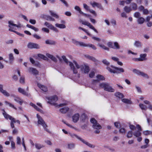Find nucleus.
Masks as SVG:
<instances>
[{
  "label": "nucleus",
  "instance_id": "obj_52",
  "mask_svg": "<svg viewBox=\"0 0 152 152\" xmlns=\"http://www.w3.org/2000/svg\"><path fill=\"white\" fill-rule=\"evenodd\" d=\"M75 9L76 10L78 11L80 14H82V13H83V12L81 11L80 7L79 6H75Z\"/></svg>",
  "mask_w": 152,
  "mask_h": 152
},
{
  "label": "nucleus",
  "instance_id": "obj_3",
  "mask_svg": "<svg viewBox=\"0 0 152 152\" xmlns=\"http://www.w3.org/2000/svg\"><path fill=\"white\" fill-rule=\"evenodd\" d=\"M77 69L80 68L81 71L85 74H87L89 72L90 69L88 66L85 65L80 66L75 61H73Z\"/></svg>",
  "mask_w": 152,
  "mask_h": 152
},
{
  "label": "nucleus",
  "instance_id": "obj_24",
  "mask_svg": "<svg viewBox=\"0 0 152 152\" xmlns=\"http://www.w3.org/2000/svg\"><path fill=\"white\" fill-rule=\"evenodd\" d=\"M83 47H90L94 50L96 49V46L92 44H86L84 43Z\"/></svg>",
  "mask_w": 152,
  "mask_h": 152
},
{
  "label": "nucleus",
  "instance_id": "obj_64",
  "mask_svg": "<svg viewBox=\"0 0 152 152\" xmlns=\"http://www.w3.org/2000/svg\"><path fill=\"white\" fill-rule=\"evenodd\" d=\"M144 15H148L149 14V12L147 9H144L142 11Z\"/></svg>",
  "mask_w": 152,
  "mask_h": 152
},
{
  "label": "nucleus",
  "instance_id": "obj_12",
  "mask_svg": "<svg viewBox=\"0 0 152 152\" xmlns=\"http://www.w3.org/2000/svg\"><path fill=\"white\" fill-rule=\"evenodd\" d=\"M37 115L38 119V124L42 125L44 128L46 127L47 126L44 120L40 116L38 115V114Z\"/></svg>",
  "mask_w": 152,
  "mask_h": 152
},
{
  "label": "nucleus",
  "instance_id": "obj_10",
  "mask_svg": "<svg viewBox=\"0 0 152 152\" xmlns=\"http://www.w3.org/2000/svg\"><path fill=\"white\" fill-rule=\"evenodd\" d=\"M133 72L138 75H140L142 76L145 77L147 78H149V76L148 75L144 72L140 71L139 70H137L136 69H134L132 70Z\"/></svg>",
  "mask_w": 152,
  "mask_h": 152
},
{
  "label": "nucleus",
  "instance_id": "obj_61",
  "mask_svg": "<svg viewBox=\"0 0 152 152\" xmlns=\"http://www.w3.org/2000/svg\"><path fill=\"white\" fill-rule=\"evenodd\" d=\"M21 142V139L19 137H17V143L18 145H20Z\"/></svg>",
  "mask_w": 152,
  "mask_h": 152
},
{
  "label": "nucleus",
  "instance_id": "obj_20",
  "mask_svg": "<svg viewBox=\"0 0 152 152\" xmlns=\"http://www.w3.org/2000/svg\"><path fill=\"white\" fill-rule=\"evenodd\" d=\"M79 115L78 113L74 114L72 117L73 121L74 123H76L79 119Z\"/></svg>",
  "mask_w": 152,
  "mask_h": 152
},
{
  "label": "nucleus",
  "instance_id": "obj_60",
  "mask_svg": "<svg viewBox=\"0 0 152 152\" xmlns=\"http://www.w3.org/2000/svg\"><path fill=\"white\" fill-rule=\"evenodd\" d=\"M119 132L121 133H125L126 132L125 129L123 128L120 129L119 130Z\"/></svg>",
  "mask_w": 152,
  "mask_h": 152
},
{
  "label": "nucleus",
  "instance_id": "obj_45",
  "mask_svg": "<svg viewBox=\"0 0 152 152\" xmlns=\"http://www.w3.org/2000/svg\"><path fill=\"white\" fill-rule=\"evenodd\" d=\"M14 56L12 54L10 53L9 55V59L10 61V63L11 64L14 60Z\"/></svg>",
  "mask_w": 152,
  "mask_h": 152
},
{
  "label": "nucleus",
  "instance_id": "obj_4",
  "mask_svg": "<svg viewBox=\"0 0 152 152\" xmlns=\"http://www.w3.org/2000/svg\"><path fill=\"white\" fill-rule=\"evenodd\" d=\"M136 127L138 130L134 132L133 134L134 136L137 137V141L140 142L142 140V138L140 137L141 135L140 132L142 131V129L140 126L139 124L136 125Z\"/></svg>",
  "mask_w": 152,
  "mask_h": 152
},
{
  "label": "nucleus",
  "instance_id": "obj_62",
  "mask_svg": "<svg viewBox=\"0 0 152 152\" xmlns=\"http://www.w3.org/2000/svg\"><path fill=\"white\" fill-rule=\"evenodd\" d=\"M95 73L94 71H92L90 73L89 75V77H90L92 78L95 75Z\"/></svg>",
  "mask_w": 152,
  "mask_h": 152
},
{
  "label": "nucleus",
  "instance_id": "obj_5",
  "mask_svg": "<svg viewBox=\"0 0 152 152\" xmlns=\"http://www.w3.org/2000/svg\"><path fill=\"white\" fill-rule=\"evenodd\" d=\"M111 66L112 67L114 68V69L113 70L109 67H107V69L111 72L118 74L124 72V70L123 68H118L113 66Z\"/></svg>",
  "mask_w": 152,
  "mask_h": 152
},
{
  "label": "nucleus",
  "instance_id": "obj_53",
  "mask_svg": "<svg viewBox=\"0 0 152 152\" xmlns=\"http://www.w3.org/2000/svg\"><path fill=\"white\" fill-rule=\"evenodd\" d=\"M139 106L140 108L143 110H145L147 109L146 106L142 104H140Z\"/></svg>",
  "mask_w": 152,
  "mask_h": 152
},
{
  "label": "nucleus",
  "instance_id": "obj_31",
  "mask_svg": "<svg viewBox=\"0 0 152 152\" xmlns=\"http://www.w3.org/2000/svg\"><path fill=\"white\" fill-rule=\"evenodd\" d=\"M14 100L21 105L22 104L23 102V101L19 97H15L14 99Z\"/></svg>",
  "mask_w": 152,
  "mask_h": 152
},
{
  "label": "nucleus",
  "instance_id": "obj_42",
  "mask_svg": "<svg viewBox=\"0 0 152 152\" xmlns=\"http://www.w3.org/2000/svg\"><path fill=\"white\" fill-rule=\"evenodd\" d=\"M114 48H113V49H119L120 48V46L117 42H114Z\"/></svg>",
  "mask_w": 152,
  "mask_h": 152
},
{
  "label": "nucleus",
  "instance_id": "obj_23",
  "mask_svg": "<svg viewBox=\"0 0 152 152\" xmlns=\"http://www.w3.org/2000/svg\"><path fill=\"white\" fill-rule=\"evenodd\" d=\"M85 57L86 58L90 60H91L94 62L97 61L98 60H97L95 57L91 56L88 55H84Z\"/></svg>",
  "mask_w": 152,
  "mask_h": 152
},
{
  "label": "nucleus",
  "instance_id": "obj_6",
  "mask_svg": "<svg viewBox=\"0 0 152 152\" xmlns=\"http://www.w3.org/2000/svg\"><path fill=\"white\" fill-rule=\"evenodd\" d=\"M61 58L66 64H67L68 63H69V66H70L72 70L73 71L74 73L77 74V69L76 68H75V66L74 65V64L72 63L71 62L69 61L64 56H62Z\"/></svg>",
  "mask_w": 152,
  "mask_h": 152
},
{
  "label": "nucleus",
  "instance_id": "obj_11",
  "mask_svg": "<svg viewBox=\"0 0 152 152\" xmlns=\"http://www.w3.org/2000/svg\"><path fill=\"white\" fill-rule=\"evenodd\" d=\"M27 47L30 49L35 48L39 49L40 48V46L38 44L34 43L29 42L28 43Z\"/></svg>",
  "mask_w": 152,
  "mask_h": 152
},
{
  "label": "nucleus",
  "instance_id": "obj_19",
  "mask_svg": "<svg viewBox=\"0 0 152 152\" xmlns=\"http://www.w3.org/2000/svg\"><path fill=\"white\" fill-rule=\"evenodd\" d=\"M46 55L47 57L51 59L53 61L55 62H57L58 61L57 59L54 56L48 53H47Z\"/></svg>",
  "mask_w": 152,
  "mask_h": 152
},
{
  "label": "nucleus",
  "instance_id": "obj_26",
  "mask_svg": "<svg viewBox=\"0 0 152 152\" xmlns=\"http://www.w3.org/2000/svg\"><path fill=\"white\" fill-rule=\"evenodd\" d=\"M37 86L39 88H41L44 91L46 92L48 91V89L46 87L42 85L39 83H38Z\"/></svg>",
  "mask_w": 152,
  "mask_h": 152
},
{
  "label": "nucleus",
  "instance_id": "obj_38",
  "mask_svg": "<svg viewBox=\"0 0 152 152\" xmlns=\"http://www.w3.org/2000/svg\"><path fill=\"white\" fill-rule=\"evenodd\" d=\"M137 21L139 24H142L145 21V19L142 17H140L137 19Z\"/></svg>",
  "mask_w": 152,
  "mask_h": 152
},
{
  "label": "nucleus",
  "instance_id": "obj_54",
  "mask_svg": "<svg viewBox=\"0 0 152 152\" xmlns=\"http://www.w3.org/2000/svg\"><path fill=\"white\" fill-rule=\"evenodd\" d=\"M129 127L130 128V129L132 131H134V130H135V129H136V128H137V127H135L134 126V125H131V124H130L129 125Z\"/></svg>",
  "mask_w": 152,
  "mask_h": 152
},
{
  "label": "nucleus",
  "instance_id": "obj_18",
  "mask_svg": "<svg viewBox=\"0 0 152 152\" xmlns=\"http://www.w3.org/2000/svg\"><path fill=\"white\" fill-rule=\"evenodd\" d=\"M90 4L92 5L93 7H97L102 9V6L100 4L94 2L92 3L91 1L90 2Z\"/></svg>",
  "mask_w": 152,
  "mask_h": 152
},
{
  "label": "nucleus",
  "instance_id": "obj_36",
  "mask_svg": "<svg viewBox=\"0 0 152 152\" xmlns=\"http://www.w3.org/2000/svg\"><path fill=\"white\" fill-rule=\"evenodd\" d=\"M38 56L39 57L44 60H48V58L47 57L45 56L44 55L41 54H38Z\"/></svg>",
  "mask_w": 152,
  "mask_h": 152
},
{
  "label": "nucleus",
  "instance_id": "obj_44",
  "mask_svg": "<svg viewBox=\"0 0 152 152\" xmlns=\"http://www.w3.org/2000/svg\"><path fill=\"white\" fill-rule=\"evenodd\" d=\"M35 146L36 148L38 150L40 149L41 148L44 147L43 145L38 143H36L35 144Z\"/></svg>",
  "mask_w": 152,
  "mask_h": 152
},
{
  "label": "nucleus",
  "instance_id": "obj_43",
  "mask_svg": "<svg viewBox=\"0 0 152 152\" xmlns=\"http://www.w3.org/2000/svg\"><path fill=\"white\" fill-rule=\"evenodd\" d=\"M5 103L6 105H9L10 107H12L16 110L17 109V108L16 107H14V106L13 104H12L9 102H7V101H5Z\"/></svg>",
  "mask_w": 152,
  "mask_h": 152
},
{
  "label": "nucleus",
  "instance_id": "obj_33",
  "mask_svg": "<svg viewBox=\"0 0 152 152\" xmlns=\"http://www.w3.org/2000/svg\"><path fill=\"white\" fill-rule=\"evenodd\" d=\"M55 26L56 27L64 29L66 27L65 25L64 24L56 23Z\"/></svg>",
  "mask_w": 152,
  "mask_h": 152
},
{
  "label": "nucleus",
  "instance_id": "obj_9",
  "mask_svg": "<svg viewBox=\"0 0 152 152\" xmlns=\"http://www.w3.org/2000/svg\"><path fill=\"white\" fill-rule=\"evenodd\" d=\"M48 99L49 100L48 102L53 104V105L57 106L58 104L55 103L58 99V97L56 95H54L53 96L50 97L48 98Z\"/></svg>",
  "mask_w": 152,
  "mask_h": 152
},
{
  "label": "nucleus",
  "instance_id": "obj_8",
  "mask_svg": "<svg viewBox=\"0 0 152 152\" xmlns=\"http://www.w3.org/2000/svg\"><path fill=\"white\" fill-rule=\"evenodd\" d=\"M1 110L3 111L2 114L4 116V118L7 120L9 118L10 120H11V122H12L13 123H15L16 122L15 118L12 117V116L7 114L5 112L4 109H1Z\"/></svg>",
  "mask_w": 152,
  "mask_h": 152
},
{
  "label": "nucleus",
  "instance_id": "obj_17",
  "mask_svg": "<svg viewBox=\"0 0 152 152\" xmlns=\"http://www.w3.org/2000/svg\"><path fill=\"white\" fill-rule=\"evenodd\" d=\"M3 86L2 85L0 84V92L4 96H10V94L6 90L3 89Z\"/></svg>",
  "mask_w": 152,
  "mask_h": 152
},
{
  "label": "nucleus",
  "instance_id": "obj_37",
  "mask_svg": "<svg viewBox=\"0 0 152 152\" xmlns=\"http://www.w3.org/2000/svg\"><path fill=\"white\" fill-rule=\"evenodd\" d=\"M8 23L9 24L8 27L10 28H12V26H16V24L13 23V21L12 20L9 21Z\"/></svg>",
  "mask_w": 152,
  "mask_h": 152
},
{
  "label": "nucleus",
  "instance_id": "obj_30",
  "mask_svg": "<svg viewBox=\"0 0 152 152\" xmlns=\"http://www.w3.org/2000/svg\"><path fill=\"white\" fill-rule=\"evenodd\" d=\"M69 108L68 107H65L62 108L60 109V111L62 113H65L69 110Z\"/></svg>",
  "mask_w": 152,
  "mask_h": 152
},
{
  "label": "nucleus",
  "instance_id": "obj_2",
  "mask_svg": "<svg viewBox=\"0 0 152 152\" xmlns=\"http://www.w3.org/2000/svg\"><path fill=\"white\" fill-rule=\"evenodd\" d=\"M100 88H103L104 91L109 92H113L115 90L113 88L110 84L107 83H103L99 84Z\"/></svg>",
  "mask_w": 152,
  "mask_h": 152
},
{
  "label": "nucleus",
  "instance_id": "obj_34",
  "mask_svg": "<svg viewBox=\"0 0 152 152\" xmlns=\"http://www.w3.org/2000/svg\"><path fill=\"white\" fill-rule=\"evenodd\" d=\"M115 95L119 98H122L124 97V95L122 94L119 92L115 93Z\"/></svg>",
  "mask_w": 152,
  "mask_h": 152
},
{
  "label": "nucleus",
  "instance_id": "obj_59",
  "mask_svg": "<svg viewBox=\"0 0 152 152\" xmlns=\"http://www.w3.org/2000/svg\"><path fill=\"white\" fill-rule=\"evenodd\" d=\"M86 118V116L85 114H83L81 116L80 119L83 121H84Z\"/></svg>",
  "mask_w": 152,
  "mask_h": 152
},
{
  "label": "nucleus",
  "instance_id": "obj_27",
  "mask_svg": "<svg viewBox=\"0 0 152 152\" xmlns=\"http://www.w3.org/2000/svg\"><path fill=\"white\" fill-rule=\"evenodd\" d=\"M43 18L44 19H46L47 20H50V21H55V19L53 18H52L51 16L47 15H44L43 16Z\"/></svg>",
  "mask_w": 152,
  "mask_h": 152
},
{
  "label": "nucleus",
  "instance_id": "obj_29",
  "mask_svg": "<svg viewBox=\"0 0 152 152\" xmlns=\"http://www.w3.org/2000/svg\"><path fill=\"white\" fill-rule=\"evenodd\" d=\"M45 43L47 44L50 45H55L56 44L55 41L50 39L46 40L45 41Z\"/></svg>",
  "mask_w": 152,
  "mask_h": 152
},
{
  "label": "nucleus",
  "instance_id": "obj_58",
  "mask_svg": "<svg viewBox=\"0 0 152 152\" xmlns=\"http://www.w3.org/2000/svg\"><path fill=\"white\" fill-rule=\"evenodd\" d=\"M107 45L110 48H114V47L113 45V43L112 42H109L107 43Z\"/></svg>",
  "mask_w": 152,
  "mask_h": 152
},
{
  "label": "nucleus",
  "instance_id": "obj_32",
  "mask_svg": "<svg viewBox=\"0 0 152 152\" xmlns=\"http://www.w3.org/2000/svg\"><path fill=\"white\" fill-rule=\"evenodd\" d=\"M18 91L20 93L22 94L25 95H27L28 93L24 91V90L22 88H18Z\"/></svg>",
  "mask_w": 152,
  "mask_h": 152
},
{
  "label": "nucleus",
  "instance_id": "obj_48",
  "mask_svg": "<svg viewBox=\"0 0 152 152\" xmlns=\"http://www.w3.org/2000/svg\"><path fill=\"white\" fill-rule=\"evenodd\" d=\"M134 16L138 19L140 17L141 14L139 12H136L134 14Z\"/></svg>",
  "mask_w": 152,
  "mask_h": 152
},
{
  "label": "nucleus",
  "instance_id": "obj_51",
  "mask_svg": "<svg viewBox=\"0 0 152 152\" xmlns=\"http://www.w3.org/2000/svg\"><path fill=\"white\" fill-rule=\"evenodd\" d=\"M70 135L72 137L74 138L75 137L78 139L79 140H80L81 138L80 137L78 136L77 135L74 134H70Z\"/></svg>",
  "mask_w": 152,
  "mask_h": 152
},
{
  "label": "nucleus",
  "instance_id": "obj_28",
  "mask_svg": "<svg viewBox=\"0 0 152 152\" xmlns=\"http://www.w3.org/2000/svg\"><path fill=\"white\" fill-rule=\"evenodd\" d=\"M124 10L126 13H129L132 11L130 6H125Z\"/></svg>",
  "mask_w": 152,
  "mask_h": 152
},
{
  "label": "nucleus",
  "instance_id": "obj_46",
  "mask_svg": "<svg viewBox=\"0 0 152 152\" xmlns=\"http://www.w3.org/2000/svg\"><path fill=\"white\" fill-rule=\"evenodd\" d=\"M134 45L136 47L138 48L141 46V43L139 41H136L134 43Z\"/></svg>",
  "mask_w": 152,
  "mask_h": 152
},
{
  "label": "nucleus",
  "instance_id": "obj_1",
  "mask_svg": "<svg viewBox=\"0 0 152 152\" xmlns=\"http://www.w3.org/2000/svg\"><path fill=\"white\" fill-rule=\"evenodd\" d=\"M90 122L93 124L92 127L94 129H96L94 131L95 134H98L100 132L99 129H102L101 126L97 122V121L94 118H91Z\"/></svg>",
  "mask_w": 152,
  "mask_h": 152
},
{
  "label": "nucleus",
  "instance_id": "obj_39",
  "mask_svg": "<svg viewBox=\"0 0 152 152\" xmlns=\"http://www.w3.org/2000/svg\"><path fill=\"white\" fill-rule=\"evenodd\" d=\"M98 45L99 46V47L102 48L104 50H107V51H109V49L108 48H107V47H106V46H105L104 45L102 44H101L100 43H99Z\"/></svg>",
  "mask_w": 152,
  "mask_h": 152
},
{
  "label": "nucleus",
  "instance_id": "obj_22",
  "mask_svg": "<svg viewBox=\"0 0 152 152\" xmlns=\"http://www.w3.org/2000/svg\"><path fill=\"white\" fill-rule=\"evenodd\" d=\"M130 6L132 11H135L138 8V6L137 4L134 2L131 3Z\"/></svg>",
  "mask_w": 152,
  "mask_h": 152
},
{
  "label": "nucleus",
  "instance_id": "obj_16",
  "mask_svg": "<svg viewBox=\"0 0 152 152\" xmlns=\"http://www.w3.org/2000/svg\"><path fill=\"white\" fill-rule=\"evenodd\" d=\"M28 72L31 73L34 75H38V71L34 68L29 67L28 68Z\"/></svg>",
  "mask_w": 152,
  "mask_h": 152
},
{
  "label": "nucleus",
  "instance_id": "obj_50",
  "mask_svg": "<svg viewBox=\"0 0 152 152\" xmlns=\"http://www.w3.org/2000/svg\"><path fill=\"white\" fill-rule=\"evenodd\" d=\"M70 135L72 137L74 138L75 137L78 139L79 140H80L81 138L80 137L78 136L77 135L74 134H70Z\"/></svg>",
  "mask_w": 152,
  "mask_h": 152
},
{
  "label": "nucleus",
  "instance_id": "obj_47",
  "mask_svg": "<svg viewBox=\"0 0 152 152\" xmlns=\"http://www.w3.org/2000/svg\"><path fill=\"white\" fill-rule=\"evenodd\" d=\"M50 12L51 15L53 16L56 18H59L58 16L55 13L51 11H50Z\"/></svg>",
  "mask_w": 152,
  "mask_h": 152
},
{
  "label": "nucleus",
  "instance_id": "obj_57",
  "mask_svg": "<svg viewBox=\"0 0 152 152\" xmlns=\"http://www.w3.org/2000/svg\"><path fill=\"white\" fill-rule=\"evenodd\" d=\"M102 62L104 64L107 66H108L110 64V63L106 59L103 60Z\"/></svg>",
  "mask_w": 152,
  "mask_h": 152
},
{
  "label": "nucleus",
  "instance_id": "obj_14",
  "mask_svg": "<svg viewBox=\"0 0 152 152\" xmlns=\"http://www.w3.org/2000/svg\"><path fill=\"white\" fill-rule=\"evenodd\" d=\"M79 140L83 144H85L86 145L88 146V147L91 148H94L95 147V145L89 143V142H87L85 140L81 138H80Z\"/></svg>",
  "mask_w": 152,
  "mask_h": 152
},
{
  "label": "nucleus",
  "instance_id": "obj_49",
  "mask_svg": "<svg viewBox=\"0 0 152 152\" xmlns=\"http://www.w3.org/2000/svg\"><path fill=\"white\" fill-rule=\"evenodd\" d=\"M78 28H79V29H80L82 30L83 31H84L87 34L88 36H90V37L92 36L91 35L90 33H89V32L87 31L86 29H84V28H82V27H79Z\"/></svg>",
  "mask_w": 152,
  "mask_h": 152
},
{
  "label": "nucleus",
  "instance_id": "obj_56",
  "mask_svg": "<svg viewBox=\"0 0 152 152\" xmlns=\"http://www.w3.org/2000/svg\"><path fill=\"white\" fill-rule=\"evenodd\" d=\"M20 82L21 83H24L25 82V77L23 76L20 77Z\"/></svg>",
  "mask_w": 152,
  "mask_h": 152
},
{
  "label": "nucleus",
  "instance_id": "obj_7",
  "mask_svg": "<svg viewBox=\"0 0 152 152\" xmlns=\"http://www.w3.org/2000/svg\"><path fill=\"white\" fill-rule=\"evenodd\" d=\"M79 22L80 23H81L83 25L88 26L90 28L94 30L96 33H98V31L89 22L86 21H83L81 19H79Z\"/></svg>",
  "mask_w": 152,
  "mask_h": 152
},
{
  "label": "nucleus",
  "instance_id": "obj_35",
  "mask_svg": "<svg viewBox=\"0 0 152 152\" xmlns=\"http://www.w3.org/2000/svg\"><path fill=\"white\" fill-rule=\"evenodd\" d=\"M75 144L73 143H69L67 144V148L69 149H71L74 148Z\"/></svg>",
  "mask_w": 152,
  "mask_h": 152
},
{
  "label": "nucleus",
  "instance_id": "obj_21",
  "mask_svg": "<svg viewBox=\"0 0 152 152\" xmlns=\"http://www.w3.org/2000/svg\"><path fill=\"white\" fill-rule=\"evenodd\" d=\"M72 42L75 45L77 46H80L83 47L84 43L82 42H80L77 41L74 39H72Z\"/></svg>",
  "mask_w": 152,
  "mask_h": 152
},
{
  "label": "nucleus",
  "instance_id": "obj_25",
  "mask_svg": "<svg viewBox=\"0 0 152 152\" xmlns=\"http://www.w3.org/2000/svg\"><path fill=\"white\" fill-rule=\"evenodd\" d=\"M147 56V54L145 53L143 54H141L140 55V58H139V60L140 61H143L147 60L146 57Z\"/></svg>",
  "mask_w": 152,
  "mask_h": 152
},
{
  "label": "nucleus",
  "instance_id": "obj_13",
  "mask_svg": "<svg viewBox=\"0 0 152 152\" xmlns=\"http://www.w3.org/2000/svg\"><path fill=\"white\" fill-rule=\"evenodd\" d=\"M79 140L83 144H85L86 145L88 146V147L91 148H94L95 147V145L89 143V142H87L85 140L81 138H80Z\"/></svg>",
  "mask_w": 152,
  "mask_h": 152
},
{
  "label": "nucleus",
  "instance_id": "obj_55",
  "mask_svg": "<svg viewBox=\"0 0 152 152\" xmlns=\"http://www.w3.org/2000/svg\"><path fill=\"white\" fill-rule=\"evenodd\" d=\"M144 134L145 135H147L148 134H152V132L146 130L143 132Z\"/></svg>",
  "mask_w": 152,
  "mask_h": 152
},
{
  "label": "nucleus",
  "instance_id": "obj_15",
  "mask_svg": "<svg viewBox=\"0 0 152 152\" xmlns=\"http://www.w3.org/2000/svg\"><path fill=\"white\" fill-rule=\"evenodd\" d=\"M96 77L98 80H94L92 82V83L94 84L96 83L99 82V80H104L105 78L104 77L101 75H98L96 76Z\"/></svg>",
  "mask_w": 152,
  "mask_h": 152
},
{
  "label": "nucleus",
  "instance_id": "obj_63",
  "mask_svg": "<svg viewBox=\"0 0 152 152\" xmlns=\"http://www.w3.org/2000/svg\"><path fill=\"white\" fill-rule=\"evenodd\" d=\"M83 7L86 10H89L90 9L89 7L86 4H83Z\"/></svg>",
  "mask_w": 152,
  "mask_h": 152
},
{
  "label": "nucleus",
  "instance_id": "obj_40",
  "mask_svg": "<svg viewBox=\"0 0 152 152\" xmlns=\"http://www.w3.org/2000/svg\"><path fill=\"white\" fill-rule=\"evenodd\" d=\"M121 101L124 103L129 104H131L132 103L131 101L127 99H121Z\"/></svg>",
  "mask_w": 152,
  "mask_h": 152
},
{
  "label": "nucleus",
  "instance_id": "obj_41",
  "mask_svg": "<svg viewBox=\"0 0 152 152\" xmlns=\"http://www.w3.org/2000/svg\"><path fill=\"white\" fill-rule=\"evenodd\" d=\"M134 132H133L132 130L129 131L127 133V137L128 138H131L132 137L133 135V134Z\"/></svg>",
  "mask_w": 152,
  "mask_h": 152
}]
</instances>
